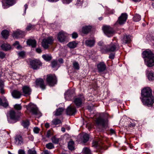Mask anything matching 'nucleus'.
Masks as SVG:
<instances>
[{
  "instance_id": "obj_1",
  "label": "nucleus",
  "mask_w": 154,
  "mask_h": 154,
  "mask_svg": "<svg viewBox=\"0 0 154 154\" xmlns=\"http://www.w3.org/2000/svg\"><path fill=\"white\" fill-rule=\"evenodd\" d=\"M142 54L146 64L148 66L152 67L154 66V55L151 51H144Z\"/></svg>"
},
{
  "instance_id": "obj_2",
  "label": "nucleus",
  "mask_w": 154,
  "mask_h": 154,
  "mask_svg": "<svg viewBox=\"0 0 154 154\" xmlns=\"http://www.w3.org/2000/svg\"><path fill=\"white\" fill-rule=\"evenodd\" d=\"M108 120L107 118L99 117L97 119L96 122L97 126L98 128L100 127L102 128L106 129L108 127Z\"/></svg>"
},
{
  "instance_id": "obj_3",
  "label": "nucleus",
  "mask_w": 154,
  "mask_h": 154,
  "mask_svg": "<svg viewBox=\"0 0 154 154\" xmlns=\"http://www.w3.org/2000/svg\"><path fill=\"white\" fill-rule=\"evenodd\" d=\"M103 29L105 34L108 37L112 36L115 32L113 29L108 26H104L103 27Z\"/></svg>"
},
{
  "instance_id": "obj_4",
  "label": "nucleus",
  "mask_w": 154,
  "mask_h": 154,
  "mask_svg": "<svg viewBox=\"0 0 154 154\" xmlns=\"http://www.w3.org/2000/svg\"><path fill=\"white\" fill-rule=\"evenodd\" d=\"M47 76V82L50 86H54L57 83V79L54 75L50 74L48 75Z\"/></svg>"
},
{
  "instance_id": "obj_5",
  "label": "nucleus",
  "mask_w": 154,
  "mask_h": 154,
  "mask_svg": "<svg viewBox=\"0 0 154 154\" xmlns=\"http://www.w3.org/2000/svg\"><path fill=\"white\" fill-rule=\"evenodd\" d=\"M119 48V45L117 43L112 42L106 47L104 50L106 52H114Z\"/></svg>"
},
{
  "instance_id": "obj_6",
  "label": "nucleus",
  "mask_w": 154,
  "mask_h": 154,
  "mask_svg": "<svg viewBox=\"0 0 154 154\" xmlns=\"http://www.w3.org/2000/svg\"><path fill=\"white\" fill-rule=\"evenodd\" d=\"M142 101L143 103L148 106H151L154 102V97L150 96L145 98H143Z\"/></svg>"
},
{
  "instance_id": "obj_7",
  "label": "nucleus",
  "mask_w": 154,
  "mask_h": 154,
  "mask_svg": "<svg viewBox=\"0 0 154 154\" xmlns=\"http://www.w3.org/2000/svg\"><path fill=\"white\" fill-rule=\"evenodd\" d=\"M30 64L31 68L35 70L38 69L39 66H42V64L39 60H35L30 61Z\"/></svg>"
},
{
  "instance_id": "obj_8",
  "label": "nucleus",
  "mask_w": 154,
  "mask_h": 154,
  "mask_svg": "<svg viewBox=\"0 0 154 154\" xmlns=\"http://www.w3.org/2000/svg\"><path fill=\"white\" fill-rule=\"evenodd\" d=\"M141 95L143 98L152 96V90L149 87L145 88L142 90Z\"/></svg>"
},
{
  "instance_id": "obj_9",
  "label": "nucleus",
  "mask_w": 154,
  "mask_h": 154,
  "mask_svg": "<svg viewBox=\"0 0 154 154\" xmlns=\"http://www.w3.org/2000/svg\"><path fill=\"white\" fill-rule=\"evenodd\" d=\"M18 115H17L14 110H10L9 111V116L10 119L16 121H18L20 116H21L22 114L20 112H18Z\"/></svg>"
},
{
  "instance_id": "obj_10",
  "label": "nucleus",
  "mask_w": 154,
  "mask_h": 154,
  "mask_svg": "<svg viewBox=\"0 0 154 154\" xmlns=\"http://www.w3.org/2000/svg\"><path fill=\"white\" fill-rule=\"evenodd\" d=\"M53 39H43L42 42V46L45 49H48L49 46L52 43Z\"/></svg>"
},
{
  "instance_id": "obj_11",
  "label": "nucleus",
  "mask_w": 154,
  "mask_h": 154,
  "mask_svg": "<svg viewBox=\"0 0 154 154\" xmlns=\"http://www.w3.org/2000/svg\"><path fill=\"white\" fill-rule=\"evenodd\" d=\"M128 15L126 13H122L118 18L117 22L120 25L124 24L126 21Z\"/></svg>"
},
{
  "instance_id": "obj_12",
  "label": "nucleus",
  "mask_w": 154,
  "mask_h": 154,
  "mask_svg": "<svg viewBox=\"0 0 154 154\" xmlns=\"http://www.w3.org/2000/svg\"><path fill=\"white\" fill-rule=\"evenodd\" d=\"M30 111L33 114L38 116V117L41 116V113L39 112L38 108L35 105H32L30 107Z\"/></svg>"
},
{
  "instance_id": "obj_13",
  "label": "nucleus",
  "mask_w": 154,
  "mask_h": 154,
  "mask_svg": "<svg viewBox=\"0 0 154 154\" xmlns=\"http://www.w3.org/2000/svg\"><path fill=\"white\" fill-rule=\"evenodd\" d=\"M74 91L73 90H68L65 93V98L67 100H70L73 96Z\"/></svg>"
},
{
  "instance_id": "obj_14",
  "label": "nucleus",
  "mask_w": 154,
  "mask_h": 154,
  "mask_svg": "<svg viewBox=\"0 0 154 154\" xmlns=\"http://www.w3.org/2000/svg\"><path fill=\"white\" fill-rule=\"evenodd\" d=\"M23 93L25 96L30 95L31 93L32 90L29 87L27 86H24L22 88Z\"/></svg>"
},
{
  "instance_id": "obj_15",
  "label": "nucleus",
  "mask_w": 154,
  "mask_h": 154,
  "mask_svg": "<svg viewBox=\"0 0 154 154\" xmlns=\"http://www.w3.org/2000/svg\"><path fill=\"white\" fill-rule=\"evenodd\" d=\"M83 96L78 97L75 98L74 100V103L76 106L78 107L81 106L82 104V101L84 100Z\"/></svg>"
},
{
  "instance_id": "obj_16",
  "label": "nucleus",
  "mask_w": 154,
  "mask_h": 154,
  "mask_svg": "<svg viewBox=\"0 0 154 154\" xmlns=\"http://www.w3.org/2000/svg\"><path fill=\"white\" fill-rule=\"evenodd\" d=\"M106 65L103 62H101L97 65V68L98 72H103L106 69Z\"/></svg>"
},
{
  "instance_id": "obj_17",
  "label": "nucleus",
  "mask_w": 154,
  "mask_h": 154,
  "mask_svg": "<svg viewBox=\"0 0 154 154\" xmlns=\"http://www.w3.org/2000/svg\"><path fill=\"white\" fill-rule=\"evenodd\" d=\"M76 112L75 107L69 106L66 110V113L68 115H73L75 114Z\"/></svg>"
},
{
  "instance_id": "obj_18",
  "label": "nucleus",
  "mask_w": 154,
  "mask_h": 154,
  "mask_svg": "<svg viewBox=\"0 0 154 154\" xmlns=\"http://www.w3.org/2000/svg\"><path fill=\"white\" fill-rule=\"evenodd\" d=\"M25 35V33L22 31L17 30L14 32L12 35L13 38H17L18 37H22Z\"/></svg>"
},
{
  "instance_id": "obj_19",
  "label": "nucleus",
  "mask_w": 154,
  "mask_h": 154,
  "mask_svg": "<svg viewBox=\"0 0 154 154\" xmlns=\"http://www.w3.org/2000/svg\"><path fill=\"white\" fill-rule=\"evenodd\" d=\"M37 85H39L42 89L45 88V86L44 84V81L42 79H37L35 81Z\"/></svg>"
},
{
  "instance_id": "obj_20",
  "label": "nucleus",
  "mask_w": 154,
  "mask_h": 154,
  "mask_svg": "<svg viewBox=\"0 0 154 154\" xmlns=\"http://www.w3.org/2000/svg\"><path fill=\"white\" fill-rule=\"evenodd\" d=\"M15 143L18 145H21L23 143V139L22 136L19 135H17L15 138Z\"/></svg>"
},
{
  "instance_id": "obj_21",
  "label": "nucleus",
  "mask_w": 154,
  "mask_h": 154,
  "mask_svg": "<svg viewBox=\"0 0 154 154\" xmlns=\"http://www.w3.org/2000/svg\"><path fill=\"white\" fill-rule=\"evenodd\" d=\"M91 28L92 27L90 26H83L82 29V32L83 34H87L91 31Z\"/></svg>"
},
{
  "instance_id": "obj_22",
  "label": "nucleus",
  "mask_w": 154,
  "mask_h": 154,
  "mask_svg": "<svg viewBox=\"0 0 154 154\" xmlns=\"http://www.w3.org/2000/svg\"><path fill=\"white\" fill-rule=\"evenodd\" d=\"M68 34L63 31H60L57 34V38H65L67 37Z\"/></svg>"
},
{
  "instance_id": "obj_23",
  "label": "nucleus",
  "mask_w": 154,
  "mask_h": 154,
  "mask_svg": "<svg viewBox=\"0 0 154 154\" xmlns=\"http://www.w3.org/2000/svg\"><path fill=\"white\" fill-rule=\"evenodd\" d=\"M27 43L28 45L31 46L32 48H35L36 47V42L34 39H29L27 41Z\"/></svg>"
},
{
  "instance_id": "obj_24",
  "label": "nucleus",
  "mask_w": 154,
  "mask_h": 154,
  "mask_svg": "<svg viewBox=\"0 0 154 154\" xmlns=\"http://www.w3.org/2000/svg\"><path fill=\"white\" fill-rule=\"evenodd\" d=\"M2 49L3 51H8L10 50L11 48V45L8 44L3 43L1 46Z\"/></svg>"
},
{
  "instance_id": "obj_25",
  "label": "nucleus",
  "mask_w": 154,
  "mask_h": 154,
  "mask_svg": "<svg viewBox=\"0 0 154 154\" xmlns=\"http://www.w3.org/2000/svg\"><path fill=\"white\" fill-rule=\"evenodd\" d=\"M92 146L98 149V151L100 152H102L101 150H99V149L102 148V147L101 146L99 142H98L97 141H93L92 143Z\"/></svg>"
},
{
  "instance_id": "obj_26",
  "label": "nucleus",
  "mask_w": 154,
  "mask_h": 154,
  "mask_svg": "<svg viewBox=\"0 0 154 154\" xmlns=\"http://www.w3.org/2000/svg\"><path fill=\"white\" fill-rule=\"evenodd\" d=\"M95 42L94 39H88L85 41V45L88 46L92 47L94 45Z\"/></svg>"
},
{
  "instance_id": "obj_27",
  "label": "nucleus",
  "mask_w": 154,
  "mask_h": 154,
  "mask_svg": "<svg viewBox=\"0 0 154 154\" xmlns=\"http://www.w3.org/2000/svg\"><path fill=\"white\" fill-rule=\"evenodd\" d=\"M12 95L13 97L18 98L20 97L21 94L20 91L15 90L12 93Z\"/></svg>"
},
{
  "instance_id": "obj_28",
  "label": "nucleus",
  "mask_w": 154,
  "mask_h": 154,
  "mask_svg": "<svg viewBox=\"0 0 154 154\" xmlns=\"http://www.w3.org/2000/svg\"><path fill=\"white\" fill-rule=\"evenodd\" d=\"M9 31L6 29L2 30L1 32V35L2 37L5 38H7L9 35Z\"/></svg>"
},
{
  "instance_id": "obj_29",
  "label": "nucleus",
  "mask_w": 154,
  "mask_h": 154,
  "mask_svg": "<svg viewBox=\"0 0 154 154\" xmlns=\"http://www.w3.org/2000/svg\"><path fill=\"white\" fill-rule=\"evenodd\" d=\"M77 43L74 41L70 42L67 44V46L71 48H74L76 47Z\"/></svg>"
},
{
  "instance_id": "obj_30",
  "label": "nucleus",
  "mask_w": 154,
  "mask_h": 154,
  "mask_svg": "<svg viewBox=\"0 0 154 154\" xmlns=\"http://www.w3.org/2000/svg\"><path fill=\"white\" fill-rule=\"evenodd\" d=\"M89 135L88 134H85L83 135L82 138V140L83 143H86L89 140Z\"/></svg>"
},
{
  "instance_id": "obj_31",
  "label": "nucleus",
  "mask_w": 154,
  "mask_h": 154,
  "mask_svg": "<svg viewBox=\"0 0 154 154\" xmlns=\"http://www.w3.org/2000/svg\"><path fill=\"white\" fill-rule=\"evenodd\" d=\"M61 123V121L60 119H54L52 121L51 125H56Z\"/></svg>"
},
{
  "instance_id": "obj_32",
  "label": "nucleus",
  "mask_w": 154,
  "mask_h": 154,
  "mask_svg": "<svg viewBox=\"0 0 154 154\" xmlns=\"http://www.w3.org/2000/svg\"><path fill=\"white\" fill-rule=\"evenodd\" d=\"M64 110V109L62 108H59L57 109L55 115L57 116L60 115L61 114Z\"/></svg>"
},
{
  "instance_id": "obj_33",
  "label": "nucleus",
  "mask_w": 154,
  "mask_h": 154,
  "mask_svg": "<svg viewBox=\"0 0 154 154\" xmlns=\"http://www.w3.org/2000/svg\"><path fill=\"white\" fill-rule=\"evenodd\" d=\"M42 57L45 60L47 61H50L52 59L51 56L48 55H43Z\"/></svg>"
},
{
  "instance_id": "obj_34",
  "label": "nucleus",
  "mask_w": 154,
  "mask_h": 154,
  "mask_svg": "<svg viewBox=\"0 0 154 154\" xmlns=\"http://www.w3.org/2000/svg\"><path fill=\"white\" fill-rule=\"evenodd\" d=\"M74 142L73 141H69L68 143V147L69 149L71 150L74 149V147L73 146Z\"/></svg>"
},
{
  "instance_id": "obj_35",
  "label": "nucleus",
  "mask_w": 154,
  "mask_h": 154,
  "mask_svg": "<svg viewBox=\"0 0 154 154\" xmlns=\"http://www.w3.org/2000/svg\"><path fill=\"white\" fill-rule=\"evenodd\" d=\"M29 124V123L28 120L23 121L22 123V125L24 128H27Z\"/></svg>"
},
{
  "instance_id": "obj_36",
  "label": "nucleus",
  "mask_w": 154,
  "mask_h": 154,
  "mask_svg": "<svg viewBox=\"0 0 154 154\" xmlns=\"http://www.w3.org/2000/svg\"><path fill=\"white\" fill-rule=\"evenodd\" d=\"M148 78L149 80H154V73L150 72L148 75Z\"/></svg>"
},
{
  "instance_id": "obj_37",
  "label": "nucleus",
  "mask_w": 154,
  "mask_h": 154,
  "mask_svg": "<svg viewBox=\"0 0 154 154\" xmlns=\"http://www.w3.org/2000/svg\"><path fill=\"white\" fill-rule=\"evenodd\" d=\"M133 20L135 22L139 21L141 19L140 16L139 14H136L133 17Z\"/></svg>"
},
{
  "instance_id": "obj_38",
  "label": "nucleus",
  "mask_w": 154,
  "mask_h": 154,
  "mask_svg": "<svg viewBox=\"0 0 154 154\" xmlns=\"http://www.w3.org/2000/svg\"><path fill=\"white\" fill-rule=\"evenodd\" d=\"M15 109L17 111H19L21 109L22 106L20 104H16L14 106Z\"/></svg>"
},
{
  "instance_id": "obj_39",
  "label": "nucleus",
  "mask_w": 154,
  "mask_h": 154,
  "mask_svg": "<svg viewBox=\"0 0 154 154\" xmlns=\"http://www.w3.org/2000/svg\"><path fill=\"white\" fill-rule=\"evenodd\" d=\"M83 152L84 154H91L90 150L87 147H85L83 148Z\"/></svg>"
},
{
  "instance_id": "obj_40",
  "label": "nucleus",
  "mask_w": 154,
  "mask_h": 154,
  "mask_svg": "<svg viewBox=\"0 0 154 154\" xmlns=\"http://www.w3.org/2000/svg\"><path fill=\"white\" fill-rule=\"evenodd\" d=\"M2 100L0 98V105L2 106L5 107H6L8 106V103H3Z\"/></svg>"
},
{
  "instance_id": "obj_41",
  "label": "nucleus",
  "mask_w": 154,
  "mask_h": 154,
  "mask_svg": "<svg viewBox=\"0 0 154 154\" xmlns=\"http://www.w3.org/2000/svg\"><path fill=\"white\" fill-rule=\"evenodd\" d=\"M34 25H32L30 24H29V25L26 27V30L29 31L32 29H34Z\"/></svg>"
},
{
  "instance_id": "obj_42",
  "label": "nucleus",
  "mask_w": 154,
  "mask_h": 154,
  "mask_svg": "<svg viewBox=\"0 0 154 154\" xmlns=\"http://www.w3.org/2000/svg\"><path fill=\"white\" fill-rule=\"evenodd\" d=\"M6 3L8 5H12L15 2L14 0H6Z\"/></svg>"
},
{
  "instance_id": "obj_43",
  "label": "nucleus",
  "mask_w": 154,
  "mask_h": 154,
  "mask_svg": "<svg viewBox=\"0 0 154 154\" xmlns=\"http://www.w3.org/2000/svg\"><path fill=\"white\" fill-rule=\"evenodd\" d=\"M57 65V62L56 60H53L51 62V66L53 68L56 67Z\"/></svg>"
},
{
  "instance_id": "obj_44",
  "label": "nucleus",
  "mask_w": 154,
  "mask_h": 154,
  "mask_svg": "<svg viewBox=\"0 0 154 154\" xmlns=\"http://www.w3.org/2000/svg\"><path fill=\"white\" fill-rule=\"evenodd\" d=\"M46 147L48 149H51L54 148V146L52 143H49L46 144Z\"/></svg>"
},
{
  "instance_id": "obj_45",
  "label": "nucleus",
  "mask_w": 154,
  "mask_h": 154,
  "mask_svg": "<svg viewBox=\"0 0 154 154\" xmlns=\"http://www.w3.org/2000/svg\"><path fill=\"white\" fill-rule=\"evenodd\" d=\"M121 42L122 44H129L131 42V39H121Z\"/></svg>"
},
{
  "instance_id": "obj_46",
  "label": "nucleus",
  "mask_w": 154,
  "mask_h": 154,
  "mask_svg": "<svg viewBox=\"0 0 154 154\" xmlns=\"http://www.w3.org/2000/svg\"><path fill=\"white\" fill-rule=\"evenodd\" d=\"M51 140L52 142L55 144H57L59 141V139L56 137H53Z\"/></svg>"
},
{
  "instance_id": "obj_47",
  "label": "nucleus",
  "mask_w": 154,
  "mask_h": 154,
  "mask_svg": "<svg viewBox=\"0 0 154 154\" xmlns=\"http://www.w3.org/2000/svg\"><path fill=\"white\" fill-rule=\"evenodd\" d=\"M73 66L74 68L76 69H79V66L78 63L76 62H74L73 63Z\"/></svg>"
},
{
  "instance_id": "obj_48",
  "label": "nucleus",
  "mask_w": 154,
  "mask_h": 154,
  "mask_svg": "<svg viewBox=\"0 0 154 154\" xmlns=\"http://www.w3.org/2000/svg\"><path fill=\"white\" fill-rule=\"evenodd\" d=\"M28 154H36V153L35 150L32 149H29L28 151Z\"/></svg>"
},
{
  "instance_id": "obj_49",
  "label": "nucleus",
  "mask_w": 154,
  "mask_h": 154,
  "mask_svg": "<svg viewBox=\"0 0 154 154\" xmlns=\"http://www.w3.org/2000/svg\"><path fill=\"white\" fill-rule=\"evenodd\" d=\"M133 38V37L129 34H125L124 35L123 38Z\"/></svg>"
},
{
  "instance_id": "obj_50",
  "label": "nucleus",
  "mask_w": 154,
  "mask_h": 154,
  "mask_svg": "<svg viewBox=\"0 0 154 154\" xmlns=\"http://www.w3.org/2000/svg\"><path fill=\"white\" fill-rule=\"evenodd\" d=\"M6 56L5 54L3 52L0 51V58L2 59L4 58Z\"/></svg>"
},
{
  "instance_id": "obj_51",
  "label": "nucleus",
  "mask_w": 154,
  "mask_h": 154,
  "mask_svg": "<svg viewBox=\"0 0 154 154\" xmlns=\"http://www.w3.org/2000/svg\"><path fill=\"white\" fill-rule=\"evenodd\" d=\"M18 54L20 57H23L25 55V53L23 51H21L20 52H19Z\"/></svg>"
},
{
  "instance_id": "obj_52",
  "label": "nucleus",
  "mask_w": 154,
  "mask_h": 154,
  "mask_svg": "<svg viewBox=\"0 0 154 154\" xmlns=\"http://www.w3.org/2000/svg\"><path fill=\"white\" fill-rule=\"evenodd\" d=\"M83 2V0H77L76 5L78 6L81 5Z\"/></svg>"
},
{
  "instance_id": "obj_53",
  "label": "nucleus",
  "mask_w": 154,
  "mask_h": 154,
  "mask_svg": "<svg viewBox=\"0 0 154 154\" xmlns=\"http://www.w3.org/2000/svg\"><path fill=\"white\" fill-rule=\"evenodd\" d=\"M42 37L43 38H51V37H48L47 35L45 33L42 34Z\"/></svg>"
},
{
  "instance_id": "obj_54",
  "label": "nucleus",
  "mask_w": 154,
  "mask_h": 154,
  "mask_svg": "<svg viewBox=\"0 0 154 154\" xmlns=\"http://www.w3.org/2000/svg\"><path fill=\"white\" fill-rule=\"evenodd\" d=\"M33 131L35 133H39V129L37 127H35L33 129Z\"/></svg>"
},
{
  "instance_id": "obj_55",
  "label": "nucleus",
  "mask_w": 154,
  "mask_h": 154,
  "mask_svg": "<svg viewBox=\"0 0 154 154\" xmlns=\"http://www.w3.org/2000/svg\"><path fill=\"white\" fill-rule=\"evenodd\" d=\"M72 37L73 38H76L78 37L77 33L75 32H73L72 34Z\"/></svg>"
},
{
  "instance_id": "obj_56",
  "label": "nucleus",
  "mask_w": 154,
  "mask_h": 154,
  "mask_svg": "<svg viewBox=\"0 0 154 154\" xmlns=\"http://www.w3.org/2000/svg\"><path fill=\"white\" fill-rule=\"evenodd\" d=\"M72 0H63V3L64 4H69L72 2Z\"/></svg>"
},
{
  "instance_id": "obj_57",
  "label": "nucleus",
  "mask_w": 154,
  "mask_h": 154,
  "mask_svg": "<svg viewBox=\"0 0 154 154\" xmlns=\"http://www.w3.org/2000/svg\"><path fill=\"white\" fill-rule=\"evenodd\" d=\"M66 39H58L59 42L61 43H67V42L66 41Z\"/></svg>"
},
{
  "instance_id": "obj_58",
  "label": "nucleus",
  "mask_w": 154,
  "mask_h": 154,
  "mask_svg": "<svg viewBox=\"0 0 154 154\" xmlns=\"http://www.w3.org/2000/svg\"><path fill=\"white\" fill-rule=\"evenodd\" d=\"M18 154H25V152L23 150L19 149L18 151Z\"/></svg>"
},
{
  "instance_id": "obj_59",
  "label": "nucleus",
  "mask_w": 154,
  "mask_h": 154,
  "mask_svg": "<svg viewBox=\"0 0 154 154\" xmlns=\"http://www.w3.org/2000/svg\"><path fill=\"white\" fill-rule=\"evenodd\" d=\"M51 132L50 131H48L47 133L46 137L49 138L51 135Z\"/></svg>"
},
{
  "instance_id": "obj_60",
  "label": "nucleus",
  "mask_w": 154,
  "mask_h": 154,
  "mask_svg": "<svg viewBox=\"0 0 154 154\" xmlns=\"http://www.w3.org/2000/svg\"><path fill=\"white\" fill-rule=\"evenodd\" d=\"M115 56V54L113 53H111L109 56V58L112 59H114Z\"/></svg>"
},
{
  "instance_id": "obj_61",
  "label": "nucleus",
  "mask_w": 154,
  "mask_h": 154,
  "mask_svg": "<svg viewBox=\"0 0 154 154\" xmlns=\"http://www.w3.org/2000/svg\"><path fill=\"white\" fill-rule=\"evenodd\" d=\"M36 51L37 53H40L42 52L41 49L39 48H38L36 49Z\"/></svg>"
},
{
  "instance_id": "obj_62",
  "label": "nucleus",
  "mask_w": 154,
  "mask_h": 154,
  "mask_svg": "<svg viewBox=\"0 0 154 154\" xmlns=\"http://www.w3.org/2000/svg\"><path fill=\"white\" fill-rule=\"evenodd\" d=\"M42 154H49V152L48 150H45L42 152Z\"/></svg>"
},
{
  "instance_id": "obj_63",
  "label": "nucleus",
  "mask_w": 154,
  "mask_h": 154,
  "mask_svg": "<svg viewBox=\"0 0 154 154\" xmlns=\"http://www.w3.org/2000/svg\"><path fill=\"white\" fill-rule=\"evenodd\" d=\"M24 8H25V9H24V14H25L26 13V9H27V8H28V5L26 4L24 5Z\"/></svg>"
},
{
  "instance_id": "obj_64",
  "label": "nucleus",
  "mask_w": 154,
  "mask_h": 154,
  "mask_svg": "<svg viewBox=\"0 0 154 154\" xmlns=\"http://www.w3.org/2000/svg\"><path fill=\"white\" fill-rule=\"evenodd\" d=\"M110 133L112 134H114L115 133V131L112 129H110Z\"/></svg>"
}]
</instances>
